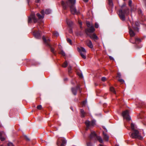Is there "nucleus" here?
Instances as JSON below:
<instances>
[{"instance_id": "4468645a", "label": "nucleus", "mask_w": 146, "mask_h": 146, "mask_svg": "<svg viewBox=\"0 0 146 146\" xmlns=\"http://www.w3.org/2000/svg\"><path fill=\"white\" fill-rule=\"evenodd\" d=\"M42 15H40L39 13H37L36 14V16L40 19H43L44 17V12L43 10H42L40 12Z\"/></svg>"}, {"instance_id": "2f4dec72", "label": "nucleus", "mask_w": 146, "mask_h": 146, "mask_svg": "<svg viewBox=\"0 0 146 146\" xmlns=\"http://www.w3.org/2000/svg\"><path fill=\"white\" fill-rule=\"evenodd\" d=\"M117 77L119 78L121 77V75L120 73L118 72L117 73Z\"/></svg>"}, {"instance_id": "ea45409f", "label": "nucleus", "mask_w": 146, "mask_h": 146, "mask_svg": "<svg viewBox=\"0 0 146 146\" xmlns=\"http://www.w3.org/2000/svg\"><path fill=\"white\" fill-rule=\"evenodd\" d=\"M95 27L96 28H98L99 25H98V24L97 23H95Z\"/></svg>"}, {"instance_id": "2eb2a0df", "label": "nucleus", "mask_w": 146, "mask_h": 146, "mask_svg": "<svg viewBox=\"0 0 146 146\" xmlns=\"http://www.w3.org/2000/svg\"><path fill=\"white\" fill-rule=\"evenodd\" d=\"M86 43L87 45L90 48H92L93 46L92 41L89 40H87L86 41Z\"/></svg>"}, {"instance_id": "9d476101", "label": "nucleus", "mask_w": 146, "mask_h": 146, "mask_svg": "<svg viewBox=\"0 0 146 146\" xmlns=\"http://www.w3.org/2000/svg\"><path fill=\"white\" fill-rule=\"evenodd\" d=\"M122 115L123 118L127 120H129L130 119V117L129 115V112L127 110H126L123 112Z\"/></svg>"}, {"instance_id": "4c0bfd02", "label": "nucleus", "mask_w": 146, "mask_h": 146, "mask_svg": "<svg viewBox=\"0 0 146 146\" xmlns=\"http://www.w3.org/2000/svg\"><path fill=\"white\" fill-rule=\"evenodd\" d=\"M37 108L38 110H41L42 108V106L41 105H39L37 106Z\"/></svg>"}, {"instance_id": "0eeeda50", "label": "nucleus", "mask_w": 146, "mask_h": 146, "mask_svg": "<svg viewBox=\"0 0 146 146\" xmlns=\"http://www.w3.org/2000/svg\"><path fill=\"white\" fill-rule=\"evenodd\" d=\"M66 142L64 138H58L57 142V144L58 146H64Z\"/></svg>"}, {"instance_id": "cd10ccee", "label": "nucleus", "mask_w": 146, "mask_h": 146, "mask_svg": "<svg viewBox=\"0 0 146 146\" xmlns=\"http://www.w3.org/2000/svg\"><path fill=\"white\" fill-rule=\"evenodd\" d=\"M59 53L62 54V56H65V53L62 50L61 51L59 52Z\"/></svg>"}, {"instance_id": "603ef678", "label": "nucleus", "mask_w": 146, "mask_h": 146, "mask_svg": "<svg viewBox=\"0 0 146 146\" xmlns=\"http://www.w3.org/2000/svg\"><path fill=\"white\" fill-rule=\"evenodd\" d=\"M28 3H29V0H27Z\"/></svg>"}, {"instance_id": "39448f33", "label": "nucleus", "mask_w": 146, "mask_h": 146, "mask_svg": "<svg viewBox=\"0 0 146 146\" xmlns=\"http://www.w3.org/2000/svg\"><path fill=\"white\" fill-rule=\"evenodd\" d=\"M42 39L46 45L49 46L50 48V50L53 53H55V51L53 48L51 47V45L50 44V40L48 38H46L44 36H43Z\"/></svg>"}, {"instance_id": "a878e982", "label": "nucleus", "mask_w": 146, "mask_h": 146, "mask_svg": "<svg viewBox=\"0 0 146 146\" xmlns=\"http://www.w3.org/2000/svg\"><path fill=\"white\" fill-rule=\"evenodd\" d=\"M67 24L70 26H71L72 24V22L71 21H67Z\"/></svg>"}, {"instance_id": "473e14b6", "label": "nucleus", "mask_w": 146, "mask_h": 146, "mask_svg": "<svg viewBox=\"0 0 146 146\" xmlns=\"http://www.w3.org/2000/svg\"><path fill=\"white\" fill-rule=\"evenodd\" d=\"M8 146H14L13 144L11 142H9L8 144Z\"/></svg>"}, {"instance_id": "3c124183", "label": "nucleus", "mask_w": 146, "mask_h": 146, "mask_svg": "<svg viewBox=\"0 0 146 146\" xmlns=\"http://www.w3.org/2000/svg\"><path fill=\"white\" fill-rule=\"evenodd\" d=\"M99 145H100V146H103L102 145H101L100 144Z\"/></svg>"}, {"instance_id": "9b49d317", "label": "nucleus", "mask_w": 146, "mask_h": 146, "mask_svg": "<svg viewBox=\"0 0 146 146\" xmlns=\"http://www.w3.org/2000/svg\"><path fill=\"white\" fill-rule=\"evenodd\" d=\"M33 20L35 23H36L37 21V19L35 17V15L33 13H32L31 15V16L29 17L28 22L29 23H30L32 22V20Z\"/></svg>"}, {"instance_id": "7ed1b4c3", "label": "nucleus", "mask_w": 146, "mask_h": 146, "mask_svg": "<svg viewBox=\"0 0 146 146\" xmlns=\"http://www.w3.org/2000/svg\"><path fill=\"white\" fill-rule=\"evenodd\" d=\"M129 135L130 137L133 139H138L141 140L143 139L141 134L137 130H135L132 131L131 134L130 133H129Z\"/></svg>"}, {"instance_id": "5701e85b", "label": "nucleus", "mask_w": 146, "mask_h": 146, "mask_svg": "<svg viewBox=\"0 0 146 146\" xmlns=\"http://www.w3.org/2000/svg\"><path fill=\"white\" fill-rule=\"evenodd\" d=\"M141 42V40L139 38H136L135 39V43L136 44H138Z\"/></svg>"}, {"instance_id": "ddd939ff", "label": "nucleus", "mask_w": 146, "mask_h": 146, "mask_svg": "<svg viewBox=\"0 0 146 146\" xmlns=\"http://www.w3.org/2000/svg\"><path fill=\"white\" fill-rule=\"evenodd\" d=\"M86 34L91 39H93L94 40H98V37L95 34H94L92 35L89 34L86 32Z\"/></svg>"}, {"instance_id": "dca6fc26", "label": "nucleus", "mask_w": 146, "mask_h": 146, "mask_svg": "<svg viewBox=\"0 0 146 146\" xmlns=\"http://www.w3.org/2000/svg\"><path fill=\"white\" fill-rule=\"evenodd\" d=\"M33 35L35 37L37 38H39L41 37L39 31H34Z\"/></svg>"}, {"instance_id": "58836bf2", "label": "nucleus", "mask_w": 146, "mask_h": 146, "mask_svg": "<svg viewBox=\"0 0 146 146\" xmlns=\"http://www.w3.org/2000/svg\"><path fill=\"white\" fill-rule=\"evenodd\" d=\"M135 24L136 26L138 27L139 25V22L136 21L135 23Z\"/></svg>"}, {"instance_id": "a18cd8bd", "label": "nucleus", "mask_w": 146, "mask_h": 146, "mask_svg": "<svg viewBox=\"0 0 146 146\" xmlns=\"http://www.w3.org/2000/svg\"><path fill=\"white\" fill-rule=\"evenodd\" d=\"M78 76L81 78H82L83 77L82 75V74H78Z\"/></svg>"}, {"instance_id": "f257e3e1", "label": "nucleus", "mask_w": 146, "mask_h": 146, "mask_svg": "<svg viewBox=\"0 0 146 146\" xmlns=\"http://www.w3.org/2000/svg\"><path fill=\"white\" fill-rule=\"evenodd\" d=\"M76 3V0H68L65 3L63 1L61 2V4L63 7L65 9L67 7H70L71 12L73 14H78L79 12L77 11L74 7Z\"/></svg>"}, {"instance_id": "6ab92c4d", "label": "nucleus", "mask_w": 146, "mask_h": 146, "mask_svg": "<svg viewBox=\"0 0 146 146\" xmlns=\"http://www.w3.org/2000/svg\"><path fill=\"white\" fill-rule=\"evenodd\" d=\"M80 110L81 117H85L86 113L83 109H81Z\"/></svg>"}, {"instance_id": "49530a36", "label": "nucleus", "mask_w": 146, "mask_h": 146, "mask_svg": "<svg viewBox=\"0 0 146 146\" xmlns=\"http://www.w3.org/2000/svg\"><path fill=\"white\" fill-rule=\"evenodd\" d=\"M109 58L111 60H114L113 58L111 56H109Z\"/></svg>"}, {"instance_id": "f704fd0d", "label": "nucleus", "mask_w": 146, "mask_h": 146, "mask_svg": "<svg viewBox=\"0 0 146 146\" xmlns=\"http://www.w3.org/2000/svg\"><path fill=\"white\" fill-rule=\"evenodd\" d=\"M72 69V67L71 66H69L68 68V72L69 73H71V71Z\"/></svg>"}, {"instance_id": "1a4fd4ad", "label": "nucleus", "mask_w": 146, "mask_h": 146, "mask_svg": "<svg viewBox=\"0 0 146 146\" xmlns=\"http://www.w3.org/2000/svg\"><path fill=\"white\" fill-rule=\"evenodd\" d=\"M133 29L134 31L131 29L129 28V33L131 37H133L135 35V32H138L139 31V29L137 27H133Z\"/></svg>"}, {"instance_id": "a211bd4d", "label": "nucleus", "mask_w": 146, "mask_h": 146, "mask_svg": "<svg viewBox=\"0 0 146 146\" xmlns=\"http://www.w3.org/2000/svg\"><path fill=\"white\" fill-rule=\"evenodd\" d=\"M5 133L3 131H0V139L1 141H4L5 139L3 136L5 135Z\"/></svg>"}, {"instance_id": "37998d69", "label": "nucleus", "mask_w": 146, "mask_h": 146, "mask_svg": "<svg viewBox=\"0 0 146 146\" xmlns=\"http://www.w3.org/2000/svg\"><path fill=\"white\" fill-rule=\"evenodd\" d=\"M106 80V78L105 77H103L102 78V80L103 81H104Z\"/></svg>"}, {"instance_id": "6e6552de", "label": "nucleus", "mask_w": 146, "mask_h": 146, "mask_svg": "<svg viewBox=\"0 0 146 146\" xmlns=\"http://www.w3.org/2000/svg\"><path fill=\"white\" fill-rule=\"evenodd\" d=\"M78 50L81 57L84 59H86V51L85 49L83 47H81L80 48H78Z\"/></svg>"}, {"instance_id": "72a5a7b5", "label": "nucleus", "mask_w": 146, "mask_h": 146, "mask_svg": "<svg viewBox=\"0 0 146 146\" xmlns=\"http://www.w3.org/2000/svg\"><path fill=\"white\" fill-rule=\"evenodd\" d=\"M86 25L88 27H90L91 26L90 25V23L89 22H86Z\"/></svg>"}, {"instance_id": "423d86ee", "label": "nucleus", "mask_w": 146, "mask_h": 146, "mask_svg": "<svg viewBox=\"0 0 146 146\" xmlns=\"http://www.w3.org/2000/svg\"><path fill=\"white\" fill-rule=\"evenodd\" d=\"M86 125V130H87L90 127L94 126L96 124V121L95 120H92L91 122L88 121H86L85 122Z\"/></svg>"}, {"instance_id": "4be33fe9", "label": "nucleus", "mask_w": 146, "mask_h": 146, "mask_svg": "<svg viewBox=\"0 0 146 146\" xmlns=\"http://www.w3.org/2000/svg\"><path fill=\"white\" fill-rule=\"evenodd\" d=\"M51 10L49 9H46L45 12V13L46 14H49L51 13Z\"/></svg>"}, {"instance_id": "a19ab883", "label": "nucleus", "mask_w": 146, "mask_h": 146, "mask_svg": "<svg viewBox=\"0 0 146 146\" xmlns=\"http://www.w3.org/2000/svg\"><path fill=\"white\" fill-rule=\"evenodd\" d=\"M78 23H79V24H80V28H82V27L81 25H82V22L81 21H79Z\"/></svg>"}, {"instance_id": "412c9836", "label": "nucleus", "mask_w": 146, "mask_h": 146, "mask_svg": "<svg viewBox=\"0 0 146 146\" xmlns=\"http://www.w3.org/2000/svg\"><path fill=\"white\" fill-rule=\"evenodd\" d=\"M110 90L111 92H113L114 94H116V91L115 90L114 88L113 87H110Z\"/></svg>"}, {"instance_id": "20e7f679", "label": "nucleus", "mask_w": 146, "mask_h": 146, "mask_svg": "<svg viewBox=\"0 0 146 146\" xmlns=\"http://www.w3.org/2000/svg\"><path fill=\"white\" fill-rule=\"evenodd\" d=\"M89 137L90 139H92L93 138H96L97 139L100 143H102L103 142V140L102 138L100 136H97L95 132L94 131H92L91 132V133Z\"/></svg>"}, {"instance_id": "e433bc0d", "label": "nucleus", "mask_w": 146, "mask_h": 146, "mask_svg": "<svg viewBox=\"0 0 146 146\" xmlns=\"http://www.w3.org/2000/svg\"><path fill=\"white\" fill-rule=\"evenodd\" d=\"M132 1L131 0H129V6H131Z\"/></svg>"}, {"instance_id": "bb28decb", "label": "nucleus", "mask_w": 146, "mask_h": 146, "mask_svg": "<svg viewBox=\"0 0 146 146\" xmlns=\"http://www.w3.org/2000/svg\"><path fill=\"white\" fill-rule=\"evenodd\" d=\"M109 4L110 6L112 7L113 6V3L112 0H108Z\"/></svg>"}, {"instance_id": "79ce46f5", "label": "nucleus", "mask_w": 146, "mask_h": 146, "mask_svg": "<svg viewBox=\"0 0 146 146\" xmlns=\"http://www.w3.org/2000/svg\"><path fill=\"white\" fill-rule=\"evenodd\" d=\"M87 146H92V144L90 142H88L87 143Z\"/></svg>"}, {"instance_id": "7c9ffc66", "label": "nucleus", "mask_w": 146, "mask_h": 146, "mask_svg": "<svg viewBox=\"0 0 146 146\" xmlns=\"http://www.w3.org/2000/svg\"><path fill=\"white\" fill-rule=\"evenodd\" d=\"M118 80L122 84L124 83V80L122 79H120Z\"/></svg>"}, {"instance_id": "aec40b11", "label": "nucleus", "mask_w": 146, "mask_h": 146, "mask_svg": "<svg viewBox=\"0 0 146 146\" xmlns=\"http://www.w3.org/2000/svg\"><path fill=\"white\" fill-rule=\"evenodd\" d=\"M103 136L104 139L106 141H108L109 139V136L106 133L104 132H103Z\"/></svg>"}, {"instance_id": "c03bdc74", "label": "nucleus", "mask_w": 146, "mask_h": 146, "mask_svg": "<svg viewBox=\"0 0 146 146\" xmlns=\"http://www.w3.org/2000/svg\"><path fill=\"white\" fill-rule=\"evenodd\" d=\"M86 103V101H84L82 102V105L83 106H85V104Z\"/></svg>"}, {"instance_id": "de8ad7c7", "label": "nucleus", "mask_w": 146, "mask_h": 146, "mask_svg": "<svg viewBox=\"0 0 146 146\" xmlns=\"http://www.w3.org/2000/svg\"><path fill=\"white\" fill-rule=\"evenodd\" d=\"M40 0H36V3H38L39 1Z\"/></svg>"}, {"instance_id": "393cba45", "label": "nucleus", "mask_w": 146, "mask_h": 146, "mask_svg": "<svg viewBox=\"0 0 146 146\" xmlns=\"http://www.w3.org/2000/svg\"><path fill=\"white\" fill-rule=\"evenodd\" d=\"M68 65V63L66 61H65L62 65V66L63 67H66Z\"/></svg>"}, {"instance_id": "c9c22d12", "label": "nucleus", "mask_w": 146, "mask_h": 146, "mask_svg": "<svg viewBox=\"0 0 146 146\" xmlns=\"http://www.w3.org/2000/svg\"><path fill=\"white\" fill-rule=\"evenodd\" d=\"M53 35L56 36H58L59 35L58 33L57 32H55L53 33Z\"/></svg>"}, {"instance_id": "b1692460", "label": "nucleus", "mask_w": 146, "mask_h": 146, "mask_svg": "<svg viewBox=\"0 0 146 146\" xmlns=\"http://www.w3.org/2000/svg\"><path fill=\"white\" fill-rule=\"evenodd\" d=\"M131 127L133 131L135 130H136L135 129V127L133 123H131Z\"/></svg>"}, {"instance_id": "09e8293b", "label": "nucleus", "mask_w": 146, "mask_h": 146, "mask_svg": "<svg viewBox=\"0 0 146 146\" xmlns=\"http://www.w3.org/2000/svg\"><path fill=\"white\" fill-rule=\"evenodd\" d=\"M84 2H86L88 1V0H84Z\"/></svg>"}, {"instance_id": "f8f14e48", "label": "nucleus", "mask_w": 146, "mask_h": 146, "mask_svg": "<svg viewBox=\"0 0 146 146\" xmlns=\"http://www.w3.org/2000/svg\"><path fill=\"white\" fill-rule=\"evenodd\" d=\"M95 31V29H94L93 25H91L90 28L89 29H86V32L88 33H92Z\"/></svg>"}, {"instance_id": "8fccbe9b", "label": "nucleus", "mask_w": 146, "mask_h": 146, "mask_svg": "<svg viewBox=\"0 0 146 146\" xmlns=\"http://www.w3.org/2000/svg\"><path fill=\"white\" fill-rule=\"evenodd\" d=\"M26 138H27V140H29V138H28L26 137Z\"/></svg>"}, {"instance_id": "864d4df0", "label": "nucleus", "mask_w": 146, "mask_h": 146, "mask_svg": "<svg viewBox=\"0 0 146 146\" xmlns=\"http://www.w3.org/2000/svg\"><path fill=\"white\" fill-rule=\"evenodd\" d=\"M1 146H3V145H1Z\"/></svg>"}, {"instance_id": "f3484780", "label": "nucleus", "mask_w": 146, "mask_h": 146, "mask_svg": "<svg viewBox=\"0 0 146 146\" xmlns=\"http://www.w3.org/2000/svg\"><path fill=\"white\" fill-rule=\"evenodd\" d=\"M80 90L79 87V86L75 88H72V91L73 94L74 95H76L77 94V90Z\"/></svg>"}, {"instance_id": "f03ea898", "label": "nucleus", "mask_w": 146, "mask_h": 146, "mask_svg": "<svg viewBox=\"0 0 146 146\" xmlns=\"http://www.w3.org/2000/svg\"><path fill=\"white\" fill-rule=\"evenodd\" d=\"M125 5L124 4L121 7V9L119 11L118 15L120 19L122 21L125 20V17L128 15L129 13V10L126 7H125Z\"/></svg>"}, {"instance_id": "c756f323", "label": "nucleus", "mask_w": 146, "mask_h": 146, "mask_svg": "<svg viewBox=\"0 0 146 146\" xmlns=\"http://www.w3.org/2000/svg\"><path fill=\"white\" fill-rule=\"evenodd\" d=\"M138 13L139 15L141 16H142L143 15L141 10L140 9L139 10Z\"/></svg>"}, {"instance_id": "c85d7f7f", "label": "nucleus", "mask_w": 146, "mask_h": 146, "mask_svg": "<svg viewBox=\"0 0 146 146\" xmlns=\"http://www.w3.org/2000/svg\"><path fill=\"white\" fill-rule=\"evenodd\" d=\"M66 40L67 42L69 43L71 45L72 44V41L69 38H67Z\"/></svg>"}]
</instances>
